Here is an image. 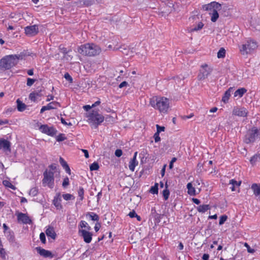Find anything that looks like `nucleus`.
<instances>
[{
  "label": "nucleus",
  "mask_w": 260,
  "mask_h": 260,
  "mask_svg": "<svg viewBox=\"0 0 260 260\" xmlns=\"http://www.w3.org/2000/svg\"><path fill=\"white\" fill-rule=\"evenodd\" d=\"M59 175V171L56 164H52L49 166V169L46 170L43 173L44 178L42 183L44 186L47 185L50 188L54 186V175Z\"/></svg>",
  "instance_id": "nucleus-1"
},
{
  "label": "nucleus",
  "mask_w": 260,
  "mask_h": 260,
  "mask_svg": "<svg viewBox=\"0 0 260 260\" xmlns=\"http://www.w3.org/2000/svg\"><path fill=\"white\" fill-rule=\"evenodd\" d=\"M150 105L161 113H167L169 108V101L164 96H154L150 99Z\"/></svg>",
  "instance_id": "nucleus-2"
},
{
  "label": "nucleus",
  "mask_w": 260,
  "mask_h": 260,
  "mask_svg": "<svg viewBox=\"0 0 260 260\" xmlns=\"http://www.w3.org/2000/svg\"><path fill=\"white\" fill-rule=\"evenodd\" d=\"M78 52L83 55L93 56L99 55L101 52V49L96 44L87 43L79 47Z\"/></svg>",
  "instance_id": "nucleus-3"
},
{
  "label": "nucleus",
  "mask_w": 260,
  "mask_h": 260,
  "mask_svg": "<svg viewBox=\"0 0 260 260\" xmlns=\"http://www.w3.org/2000/svg\"><path fill=\"white\" fill-rule=\"evenodd\" d=\"M19 56L16 55H7L0 60V69L3 71L9 70L17 63Z\"/></svg>",
  "instance_id": "nucleus-4"
},
{
  "label": "nucleus",
  "mask_w": 260,
  "mask_h": 260,
  "mask_svg": "<svg viewBox=\"0 0 260 260\" xmlns=\"http://www.w3.org/2000/svg\"><path fill=\"white\" fill-rule=\"evenodd\" d=\"M203 8L206 11H212V13H209L211 16V20L213 22L216 21L219 17L218 11L221 9V4L216 2H213L203 6Z\"/></svg>",
  "instance_id": "nucleus-5"
},
{
  "label": "nucleus",
  "mask_w": 260,
  "mask_h": 260,
  "mask_svg": "<svg viewBox=\"0 0 260 260\" xmlns=\"http://www.w3.org/2000/svg\"><path fill=\"white\" fill-rule=\"evenodd\" d=\"M260 133V129L253 126L248 129L244 136V142L246 144L254 143Z\"/></svg>",
  "instance_id": "nucleus-6"
},
{
  "label": "nucleus",
  "mask_w": 260,
  "mask_h": 260,
  "mask_svg": "<svg viewBox=\"0 0 260 260\" xmlns=\"http://www.w3.org/2000/svg\"><path fill=\"white\" fill-rule=\"evenodd\" d=\"M257 47V45L256 42L252 40H248L245 44L240 47V51L243 55L247 54L252 52Z\"/></svg>",
  "instance_id": "nucleus-7"
},
{
  "label": "nucleus",
  "mask_w": 260,
  "mask_h": 260,
  "mask_svg": "<svg viewBox=\"0 0 260 260\" xmlns=\"http://www.w3.org/2000/svg\"><path fill=\"white\" fill-rule=\"evenodd\" d=\"M212 72V69L207 64L201 66L197 78L198 80L203 81L208 78Z\"/></svg>",
  "instance_id": "nucleus-8"
},
{
  "label": "nucleus",
  "mask_w": 260,
  "mask_h": 260,
  "mask_svg": "<svg viewBox=\"0 0 260 260\" xmlns=\"http://www.w3.org/2000/svg\"><path fill=\"white\" fill-rule=\"evenodd\" d=\"M88 120L92 124L98 125L104 121V117L97 111H93L88 115Z\"/></svg>",
  "instance_id": "nucleus-9"
},
{
  "label": "nucleus",
  "mask_w": 260,
  "mask_h": 260,
  "mask_svg": "<svg viewBox=\"0 0 260 260\" xmlns=\"http://www.w3.org/2000/svg\"><path fill=\"white\" fill-rule=\"evenodd\" d=\"M79 235L83 238L84 241L86 243H89L92 240V234L83 229H79Z\"/></svg>",
  "instance_id": "nucleus-10"
},
{
  "label": "nucleus",
  "mask_w": 260,
  "mask_h": 260,
  "mask_svg": "<svg viewBox=\"0 0 260 260\" xmlns=\"http://www.w3.org/2000/svg\"><path fill=\"white\" fill-rule=\"evenodd\" d=\"M39 129L42 133L51 136H54L57 132V131L53 126H48L47 125H41Z\"/></svg>",
  "instance_id": "nucleus-11"
},
{
  "label": "nucleus",
  "mask_w": 260,
  "mask_h": 260,
  "mask_svg": "<svg viewBox=\"0 0 260 260\" xmlns=\"http://www.w3.org/2000/svg\"><path fill=\"white\" fill-rule=\"evenodd\" d=\"M25 34L28 36H34L39 32V28L37 25H33L26 26L24 28Z\"/></svg>",
  "instance_id": "nucleus-12"
},
{
  "label": "nucleus",
  "mask_w": 260,
  "mask_h": 260,
  "mask_svg": "<svg viewBox=\"0 0 260 260\" xmlns=\"http://www.w3.org/2000/svg\"><path fill=\"white\" fill-rule=\"evenodd\" d=\"M248 114L247 110L244 107H234L233 110V114L240 117H246Z\"/></svg>",
  "instance_id": "nucleus-13"
},
{
  "label": "nucleus",
  "mask_w": 260,
  "mask_h": 260,
  "mask_svg": "<svg viewBox=\"0 0 260 260\" xmlns=\"http://www.w3.org/2000/svg\"><path fill=\"white\" fill-rule=\"evenodd\" d=\"M17 219L18 222H21L24 224H30L31 222L29 217L26 214L22 213H19L17 214Z\"/></svg>",
  "instance_id": "nucleus-14"
},
{
  "label": "nucleus",
  "mask_w": 260,
  "mask_h": 260,
  "mask_svg": "<svg viewBox=\"0 0 260 260\" xmlns=\"http://www.w3.org/2000/svg\"><path fill=\"white\" fill-rule=\"evenodd\" d=\"M61 197L60 193H57L54 197L53 200V204L57 208V209L60 210L62 208V206L61 204Z\"/></svg>",
  "instance_id": "nucleus-15"
},
{
  "label": "nucleus",
  "mask_w": 260,
  "mask_h": 260,
  "mask_svg": "<svg viewBox=\"0 0 260 260\" xmlns=\"http://www.w3.org/2000/svg\"><path fill=\"white\" fill-rule=\"evenodd\" d=\"M59 105V103L56 102H52L47 105L43 106L41 109L40 113H42L46 110L55 109L57 108V106Z\"/></svg>",
  "instance_id": "nucleus-16"
},
{
  "label": "nucleus",
  "mask_w": 260,
  "mask_h": 260,
  "mask_svg": "<svg viewBox=\"0 0 260 260\" xmlns=\"http://www.w3.org/2000/svg\"><path fill=\"white\" fill-rule=\"evenodd\" d=\"M37 252L42 256L45 257H53V255L52 252L49 250L42 248L41 247H37L36 248Z\"/></svg>",
  "instance_id": "nucleus-17"
},
{
  "label": "nucleus",
  "mask_w": 260,
  "mask_h": 260,
  "mask_svg": "<svg viewBox=\"0 0 260 260\" xmlns=\"http://www.w3.org/2000/svg\"><path fill=\"white\" fill-rule=\"evenodd\" d=\"M137 155V152H135L133 158L130 160L129 162L128 167L131 171H134L135 167L138 165V162L136 160V157Z\"/></svg>",
  "instance_id": "nucleus-18"
},
{
  "label": "nucleus",
  "mask_w": 260,
  "mask_h": 260,
  "mask_svg": "<svg viewBox=\"0 0 260 260\" xmlns=\"http://www.w3.org/2000/svg\"><path fill=\"white\" fill-rule=\"evenodd\" d=\"M10 142L5 139H0V149L3 148L4 150H10Z\"/></svg>",
  "instance_id": "nucleus-19"
},
{
  "label": "nucleus",
  "mask_w": 260,
  "mask_h": 260,
  "mask_svg": "<svg viewBox=\"0 0 260 260\" xmlns=\"http://www.w3.org/2000/svg\"><path fill=\"white\" fill-rule=\"evenodd\" d=\"M233 87H230L225 92L222 98V101L224 103H226L228 102L229 99L231 96V93L233 91Z\"/></svg>",
  "instance_id": "nucleus-20"
},
{
  "label": "nucleus",
  "mask_w": 260,
  "mask_h": 260,
  "mask_svg": "<svg viewBox=\"0 0 260 260\" xmlns=\"http://www.w3.org/2000/svg\"><path fill=\"white\" fill-rule=\"evenodd\" d=\"M46 234L48 237H50L53 239H55L56 236L54 228L52 226H49L47 229Z\"/></svg>",
  "instance_id": "nucleus-21"
},
{
  "label": "nucleus",
  "mask_w": 260,
  "mask_h": 260,
  "mask_svg": "<svg viewBox=\"0 0 260 260\" xmlns=\"http://www.w3.org/2000/svg\"><path fill=\"white\" fill-rule=\"evenodd\" d=\"M251 188L255 196H260V184L253 183Z\"/></svg>",
  "instance_id": "nucleus-22"
},
{
  "label": "nucleus",
  "mask_w": 260,
  "mask_h": 260,
  "mask_svg": "<svg viewBox=\"0 0 260 260\" xmlns=\"http://www.w3.org/2000/svg\"><path fill=\"white\" fill-rule=\"evenodd\" d=\"M59 162L60 165L62 166V167L63 168V169L65 170L66 172L70 175L71 170L70 169V167L63 158L61 157L59 158Z\"/></svg>",
  "instance_id": "nucleus-23"
},
{
  "label": "nucleus",
  "mask_w": 260,
  "mask_h": 260,
  "mask_svg": "<svg viewBox=\"0 0 260 260\" xmlns=\"http://www.w3.org/2000/svg\"><path fill=\"white\" fill-rule=\"evenodd\" d=\"M247 91V90L244 88H241L237 89L234 93L235 97L241 98L243 94Z\"/></svg>",
  "instance_id": "nucleus-24"
},
{
  "label": "nucleus",
  "mask_w": 260,
  "mask_h": 260,
  "mask_svg": "<svg viewBox=\"0 0 260 260\" xmlns=\"http://www.w3.org/2000/svg\"><path fill=\"white\" fill-rule=\"evenodd\" d=\"M17 109L20 112H22L26 109V105L22 103L19 99L16 101Z\"/></svg>",
  "instance_id": "nucleus-25"
},
{
  "label": "nucleus",
  "mask_w": 260,
  "mask_h": 260,
  "mask_svg": "<svg viewBox=\"0 0 260 260\" xmlns=\"http://www.w3.org/2000/svg\"><path fill=\"white\" fill-rule=\"evenodd\" d=\"M187 188L188 189L187 192L190 196H194L196 194V190L194 187L192 186V183L189 182L187 184Z\"/></svg>",
  "instance_id": "nucleus-26"
},
{
  "label": "nucleus",
  "mask_w": 260,
  "mask_h": 260,
  "mask_svg": "<svg viewBox=\"0 0 260 260\" xmlns=\"http://www.w3.org/2000/svg\"><path fill=\"white\" fill-rule=\"evenodd\" d=\"M42 96L40 92H32L29 94V98L32 101H36L37 99Z\"/></svg>",
  "instance_id": "nucleus-27"
},
{
  "label": "nucleus",
  "mask_w": 260,
  "mask_h": 260,
  "mask_svg": "<svg viewBox=\"0 0 260 260\" xmlns=\"http://www.w3.org/2000/svg\"><path fill=\"white\" fill-rule=\"evenodd\" d=\"M210 209L209 205H202L197 207V210L199 212L205 213L206 211Z\"/></svg>",
  "instance_id": "nucleus-28"
},
{
  "label": "nucleus",
  "mask_w": 260,
  "mask_h": 260,
  "mask_svg": "<svg viewBox=\"0 0 260 260\" xmlns=\"http://www.w3.org/2000/svg\"><path fill=\"white\" fill-rule=\"evenodd\" d=\"M79 229H82L83 228H86L87 231H89L91 229V227L88 225L87 222L84 220H81L79 225Z\"/></svg>",
  "instance_id": "nucleus-29"
},
{
  "label": "nucleus",
  "mask_w": 260,
  "mask_h": 260,
  "mask_svg": "<svg viewBox=\"0 0 260 260\" xmlns=\"http://www.w3.org/2000/svg\"><path fill=\"white\" fill-rule=\"evenodd\" d=\"M230 184L232 185V187H231V189L232 191L235 190V186H239L241 184V182H238L237 181L232 179L230 180Z\"/></svg>",
  "instance_id": "nucleus-30"
},
{
  "label": "nucleus",
  "mask_w": 260,
  "mask_h": 260,
  "mask_svg": "<svg viewBox=\"0 0 260 260\" xmlns=\"http://www.w3.org/2000/svg\"><path fill=\"white\" fill-rule=\"evenodd\" d=\"M166 188L163 190L162 193H163V197L164 198V199L165 200H167L169 198V195H170V191L168 189V186L167 184V182H166L165 184Z\"/></svg>",
  "instance_id": "nucleus-31"
},
{
  "label": "nucleus",
  "mask_w": 260,
  "mask_h": 260,
  "mask_svg": "<svg viewBox=\"0 0 260 260\" xmlns=\"http://www.w3.org/2000/svg\"><path fill=\"white\" fill-rule=\"evenodd\" d=\"M3 185L6 187L10 188L13 190H16V187L13 185L9 180H5L3 181Z\"/></svg>",
  "instance_id": "nucleus-32"
},
{
  "label": "nucleus",
  "mask_w": 260,
  "mask_h": 260,
  "mask_svg": "<svg viewBox=\"0 0 260 260\" xmlns=\"http://www.w3.org/2000/svg\"><path fill=\"white\" fill-rule=\"evenodd\" d=\"M86 216H89L91 219L93 221H99V217L98 215L94 212H89L86 214Z\"/></svg>",
  "instance_id": "nucleus-33"
},
{
  "label": "nucleus",
  "mask_w": 260,
  "mask_h": 260,
  "mask_svg": "<svg viewBox=\"0 0 260 260\" xmlns=\"http://www.w3.org/2000/svg\"><path fill=\"white\" fill-rule=\"evenodd\" d=\"M62 198L66 201L74 200L75 198L73 195L70 193L63 194Z\"/></svg>",
  "instance_id": "nucleus-34"
},
{
  "label": "nucleus",
  "mask_w": 260,
  "mask_h": 260,
  "mask_svg": "<svg viewBox=\"0 0 260 260\" xmlns=\"http://www.w3.org/2000/svg\"><path fill=\"white\" fill-rule=\"evenodd\" d=\"M84 190L82 187H79L78 190V194L80 198V200L82 201L84 199Z\"/></svg>",
  "instance_id": "nucleus-35"
},
{
  "label": "nucleus",
  "mask_w": 260,
  "mask_h": 260,
  "mask_svg": "<svg viewBox=\"0 0 260 260\" xmlns=\"http://www.w3.org/2000/svg\"><path fill=\"white\" fill-rule=\"evenodd\" d=\"M204 26V24L202 22H200L198 25L196 26H194L193 28H192L190 31L191 32L198 31L199 30H201Z\"/></svg>",
  "instance_id": "nucleus-36"
},
{
  "label": "nucleus",
  "mask_w": 260,
  "mask_h": 260,
  "mask_svg": "<svg viewBox=\"0 0 260 260\" xmlns=\"http://www.w3.org/2000/svg\"><path fill=\"white\" fill-rule=\"evenodd\" d=\"M225 49L223 48H221L217 53V57L218 58H223L225 56Z\"/></svg>",
  "instance_id": "nucleus-37"
},
{
  "label": "nucleus",
  "mask_w": 260,
  "mask_h": 260,
  "mask_svg": "<svg viewBox=\"0 0 260 260\" xmlns=\"http://www.w3.org/2000/svg\"><path fill=\"white\" fill-rule=\"evenodd\" d=\"M38 193V190L36 187L31 188L29 191V194L32 197L36 196Z\"/></svg>",
  "instance_id": "nucleus-38"
},
{
  "label": "nucleus",
  "mask_w": 260,
  "mask_h": 260,
  "mask_svg": "<svg viewBox=\"0 0 260 260\" xmlns=\"http://www.w3.org/2000/svg\"><path fill=\"white\" fill-rule=\"evenodd\" d=\"M259 158V155L255 154L252 157H251L250 159V162L252 165H254L258 160Z\"/></svg>",
  "instance_id": "nucleus-39"
},
{
  "label": "nucleus",
  "mask_w": 260,
  "mask_h": 260,
  "mask_svg": "<svg viewBox=\"0 0 260 260\" xmlns=\"http://www.w3.org/2000/svg\"><path fill=\"white\" fill-rule=\"evenodd\" d=\"M150 192L153 194H157L158 193V183H155L153 186L151 187Z\"/></svg>",
  "instance_id": "nucleus-40"
},
{
  "label": "nucleus",
  "mask_w": 260,
  "mask_h": 260,
  "mask_svg": "<svg viewBox=\"0 0 260 260\" xmlns=\"http://www.w3.org/2000/svg\"><path fill=\"white\" fill-rule=\"evenodd\" d=\"M99 168V166L98 162H94L90 166V170L91 171H96Z\"/></svg>",
  "instance_id": "nucleus-41"
},
{
  "label": "nucleus",
  "mask_w": 260,
  "mask_h": 260,
  "mask_svg": "<svg viewBox=\"0 0 260 260\" xmlns=\"http://www.w3.org/2000/svg\"><path fill=\"white\" fill-rule=\"evenodd\" d=\"M228 217L226 215H222L220 217L219 224V225H222L224 223V222L226 220Z\"/></svg>",
  "instance_id": "nucleus-42"
},
{
  "label": "nucleus",
  "mask_w": 260,
  "mask_h": 260,
  "mask_svg": "<svg viewBox=\"0 0 260 260\" xmlns=\"http://www.w3.org/2000/svg\"><path fill=\"white\" fill-rule=\"evenodd\" d=\"M64 77L67 81H69L70 83L73 82V78L69 73H66L64 74Z\"/></svg>",
  "instance_id": "nucleus-43"
},
{
  "label": "nucleus",
  "mask_w": 260,
  "mask_h": 260,
  "mask_svg": "<svg viewBox=\"0 0 260 260\" xmlns=\"http://www.w3.org/2000/svg\"><path fill=\"white\" fill-rule=\"evenodd\" d=\"M69 184V179L68 177H66L64 178L63 182H62V186L65 188Z\"/></svg>",
  "instance_id": "nucleus-44"
},
{
  "label": "nucleus",
  "mask_w": 260,
  "mask_h": 260,
  "mask_svg": "<svg viewBox=\"0 0 260 260\" xmlns=\"http://www.w3.org/2000/svg\"><path fill=\"white\" fill-rule=\"evenodd\" d=\"M35 79L28 78L27 79L26 84L28 86H31L35 83Z\"/></svg>",
  "instance_id": "nucleus-45"
},
{
  "label": "nucleus",
  "mask_w": 260,
  "mask_h": 260,
  "mask_svg": "<svg viewBox=\"0 0 260 260\" xmlns=\"http://www.w3.org/2000/svg\"><path fill=\"white\" fill-rule=\"evenodd\" d=\"M66 139V137L64 136V134H59L58 136H57L56 140L58 142H60Z\"/></svg>",
  "instance_id": "nucleus-46"
},
{
  "label": "nucleus",
  "mask_w": 260,
  "mask_h": 260,
  "mask_svg": "<svg viewBox=\"0 0 260 260\" xmlns=\"http://www.w3.org/2000/svg\"><path fill=\"white\" fill-rule=\"evenodd\" d=\"M40 239L41 242L45 244L46 243L45 235L44 233H41L40 235Z\"/></svg>",
  "instance_id": "nucleus-47"
},
{
  "label": "nucleus",
  "mask_w": 260,
  "mask_h": 260,
  "mask_svg": "<svg viewBox=\"0 0 260 260\" xmlns=\"http://www.w3.org/2000/svg\"><path fill=\"white\" fill-rule=\"evenodd\" d=\"M156 128H157V132L156 133H158L159 134L161 132H164L165 131V127L164 126H160L159 125L157 124L156 125Z\"/></svg>",
  "instance_id": "nucleus-48"
},
{
  "label": "nucleus",
  "mask_w": 260,
  "mask_h": 260,
  "mask_svg": "<svg viewBox=\"0 0 260 260\" xmlns=\"http://www.w3.org/2000/svg\"><path fill=\"white\" fill-rule=\"evenodd\" d=\"M159 134L158 133H155L154 135V138L155 142H158L160 141V138L159 135Z\"/></svg>",
  "instance_id": "nucleus-49"
},
{
  "label": "nucleus",
  "mask_w": 260,
  "mask_h": 260,
  "mask_svg": "<svg viewBox=\"0 0 260 260\" xmlns=\"http://www.w3.org/2000/svg\"><path fill=\"white\" fill-rule=\"evenodd\" d=\"M122 154V151L121 149H117L115 152V155L117 157H120Z\"/></svg>",
  "instance_id": "nucleus-50"
},
{
  "label": "nucleus",
  "mask_w": 260,
  "mask_h": 260,
  "mask_svg": "<svg viewBox=\"0 0 260 260\" xmlns=\"http://www.w3.org/2000/svg\"><path fill=\"white\" fill-rule=\"evenodd\" d=\"M244 246H245L246 247H247V251H248V252L251 253H253V252H254V249H251V248H250V246H249V245H248L247 243H245L244 244Z\"/></svg>",
  "instance_id": "nucleus-51"
},
{
  "label": "nucleus",
  "mask_w": 260,
  "mask_h": 260,
  "mask_svg": "<svg viewBox=\"0 0 260 260\" xmlns=\"http://www.w3.org/2000/svg\"><path fill=\"white\" fill-rule=\"evenodd\" d=\"M60 120H61V123L65 125H69V126L72 125V124L71 122H69V123L67 122L66 121L65 119H63V118H61Z\"/></svg>",
  "instance_id": "nucleus-52"
},
{
  "label": "nucleus",
  "mask_w": 260,
  "mask_h": 260,
  "mask_svg": "<svg viewBox=\"0 0 260 260\" xmlns=\"http://www.w3.org/2000/svg\"><path fill=\"white\" fill-rule=\"evenodd\" d=\"M176 159H177L175 157H173L172 159V160L170 161V164H169V168L170 169H172L173 168V163L176 161Z\"/></svg>",
  "instance_id": "nucleus-53"
},
{
  "label": "nucleus",
  "mask_w": 260,
  "mask_h": 260,
  "mask_svg": "<svg viewBox=\"0 0 260 260\" xmlns=\"http://www.w3.org/2000/svg\"><path fill=\"white\" fill-rule=\"evenodd\" d=\"M5 254H6V252H5V249L3 248H2L1 249H0V255H1V256L2 258H5Z\"/></svg>",
  "instance_id": "nucleus-54"
},
{
  "label": "nucleus",
  "mask_w": 260,
  "mask_h": 260,
  "mask_svg": "<svg viewBox=\"0 0 260 260\" xmlns=\"http://www.w3.org/2000/svg\"><path fill=\"white\" fill-rule=\"evenodd\" d=\"M128 215L131 218H134L137 216V213L133 210L129 213Z\"/></svg>",
  "instance_id": "nucleus-55"
},
{
  "label": "nucleus",
  "mask_w": 260,
  "mask_h": 260,
  "mask_svg": "<svg viewBox=\"0 0 260 260\" xmlns=\"http://www.w3.org/2000/svg\"><path fill=\"white\" fill-rule=\"evenodd\" d=\"M128 85V83L126 81H123L119 85V87L120 88H121L123 87H125V86H126L127 85Z\"/></svg>",
  "instance_id": "nucleus-56"
},
{
  "label": "nucleus",
  "mask_w": 260,
  "mask_h": 260,
  "mask_svg": "<svg viewBox=\"0 0 260 260\" xmlns=\"http://www.w3.org/2000/svg\"><path fill=\"white\" fill-rule=\"evenodd\" d=\"M166 167H167V165L166 164L164 165L161 170V175L162 177H164L165 175Z\"/></svg>",
  "instance_id": "nucleus-57"
},
{
  "label": "nucleus",
  "mask_w": 260,
  "mask_h": 260,
  "mask_svg": "<svg viewBox=\"0 0 260 260\" xmlns=\"http://www.w3.org/2000/svg\"><path fill=\"white\" fill-rule=\"evenodd\" d=\"M209 258V255L208 254H207V253L204 254L203 256H202V259L203 260H208Z\"/></svg>",
  "instance_id": "nucleus-58"
},
{
  "label": "nucleus",
  "mask_w": 260,
  "mask_h": 260,
  "mask_svg": "<svg viewBox=\"0 0 260 260\" xmlns=\"http://www.w3.org/2000/svg\"><path fill=\"white\" fill-rule=\"evenodd\" d=\"M82 151L83 152V153L84 154L85 157L86 158H88L89 157V154H88V151L87 150H85V149H82Z\"/></svg>",
  "instance_id": "nucleus-59"
},
{
  "label": "nucleus",
  "mask_w": 260,
  "mask_h": 260,
  "mask_svg": "<svg viewBox=\"0 0 260 260\" xmlns=\"http://www.w3.org/2000/svg\"><path fill=\"white\" fill-rule=\"evenodd\" d=\"M101 225L99 223H96L94 226V230L96 232H98L100 228Z\"/></svg>",
  "instance_id": "nucleus-60"
},
{
  "label": "nucleus",
  "mask_w": 260,
  "mask_h": 260,
  "mask_svg": "<svg viewBox=\"0 0 260 260\" xmlns=\"http://www.w3.org/2000/svg\"><path fill=\"white\" fill-rule=\"evenodd\" d=\"M91 108H92V106H90L89 105H85L83 107L84 109L87 111L89 110Z\"/></svg>",
  "instance_id": "nucleus-61"
},
{
  "label": "nucleus",
  "mask_w": 260,
  "mask_h": 260,
  "mask_svg": "<svg viewBox=\"0 0 260 260\" xmlns=\"http://www.w3.org/2000/svg\"><path fill=\"white\" fill-rule=\"evenodd\" d=\"M53 99H54V96L53 95H48V96H47V99L46 100V101H47V102L50 101L51 100H53Z\"/></svg>",
  "instance_id": "nucleus-62"
},
{
  "label": "nucleus",
  "mask_w": 260,
  "mask_h": 260,
  "mask_svg": "<svg viewBox=\"0 0 260 260\" xmlns=\"http://www.w3.org/2000/svg\"><path fill=\"white\" fill-rule=\"evenodd\" d=\"M193 202L197 205H199L200 203V201L198 199H192Z\"/></svg>",
  "instance_id": "nucleus-63"
},
{
  "label": "nucleus",
  "mask_w": 260,
  "mask_h": 260,
  "mask_svg": "<svg viewBox=\"0 0 260 260\" xmlns=\"http://www.w3.org/2000/svg\"><path fill=\"white\" fill-rule=\"evenodd\" d=\"M8 123V120H6V119L4 120H0V125L7 124Z\"/></svg>",
  "instance_id": "nucleus-64"
}]
</instances>
